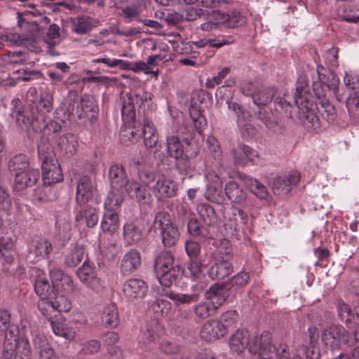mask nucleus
Returning a JSON list of instances; mask_svg holds the SVG:
<instances>
[{
    "label": "nucleus",
    "mask_w": 359,
    "mask_h": 359,
    "mask_svg": "<svg viewBox=\"0 0 359 359\" xmlns=\"http://www.w3.org/2000/svg\"><path fill=\"white\" fill-rule=\"evenodd\" d=\"M118 226V215L116 212H104L101 222L102 230L104 232L113 234L117 231Z\"/></svg>",
    "instance_id": "39"
},
{
    "label": "nucleus",
    "mask_w": 359,
    "mask_h": 359,
    "mask_svg": "<svg viewBox=\"0 0 359 359\" xmlns=\"http://www.w3.org/2000/svg\"><path fill=\"white\" fill-rule=\"evenodd\" d=\"M203 290V288L200 287L196 292L190 294L170 292L166 293L165 296L172 300L175 305L189 304L198 300L199 294Z\"/></svg>",
    "instance_id": "35"
},
{
    "label": "nucleus",
    "mask_w": 359,
    "mask_h": 359,
    "mask_svg": "<svg viewBox=\"0 0 359 359\" xmlns=\"http://www.w3.org/2000/svg\"><path fill=\"white\" fill-rule=\"evenodd\" d=\"M207 148L214 158H219L222 156L221 147L217 139L213 136H209L206 140Z\"/></svg>",
    "instance_id": "55"
},
{
    "label": "nucleus",
    "mask_w": 359,
    "mask_h": 359,
    "mask_svg": "<svg viewBox=\"0 0 359 359\" xmlns=\"http://www.w3.org/2000/svg\"><path fill=\"white\" fill-rule=\"evenodd\" d=\"M52 250V245L50 243L45 239H40L38 241L35 245L34 252L36 256L46 257Z\"/></svg>",
    "instance_id": "54"
},
{
    "label": "nucleus",
    "mask_w": 359,
    "mask_h": 359,
    "mask_svg": "<svg viewBox=\"0 0 359 359\" xmlns=\"http://www.w3.org/2000/svg\"><path fill=\"white\" fill-rule=\"evenodd\" d=\"M83 218L88 227H93L97 224L99 217L97 210L92 207H88L83 209L76 215L75 221L76 223H80Z\"/></svg>",
    "instance_id": "40"
},
{
    "label": "nucleus",
    "mask_w": 359,
    "mask_h": 359,
    "mask_svg": "<svg viewBox=\"0 0 359 359\" xmlns=\"http://www.w3.org/2000/svg\"><path fill=\"white\" fill-rule=\"evenodd\" d=\"M344 82L349 91H359V76L353 74H346Z\"/></svg>",
    "instance_id": "61"
},
{
    "label": "nucleus",
    "mask_w": 359,
    "mask_h": 359,
    "mask_svg": "<svg viewBox=\"0 0 359 359\" xmlns=\"http://www.w3.org/2000/svg\"><path fill=\"white\" fill-rule=\"evenodd\" d=\"M84 253L85 250L82 245L74 246L66 257V264L69 266H76L83 259Z\"/></svg>",
    "instance_id": "47"
},
{
    "label": "nucleus",
    "mask_w": 359,
    "mask_h": 359,
    "mask_svg": "<svg viewBox=\"0 0 359 359\" xmlns=\"http://www.w3.org/2000/svg\"><path fill=\"white\" fill-rule=\"evenodd\" d=\"M148 287L146 282L140 278H130L123 285V292L130 299L143 298L146 296Z\"/></svg>",
    "instance_id": "20"
},
{
    "label": "nucleus",
    "mask_w": 359,
    "mask_h": 359,
    "mask_svg": "<svg viewBox=\"0 0 359 359\" xmlns=\"http://www.w3.org/2000/svg\"><path fill=\"white\" fill-rule=\"evenodd\" d=\"M53 95L48 88L41 91L39 100L36 104L37 109L42 114L49 112L53 109Z\"/></svg>",
    "instance_id": "42"
},
{
    "label": "nucleus",
    "mask_w": 359,
    "mask_h": 359,
    "mask_svg": "<svg viewBox=\"0 0 359 359\" xmlns=\"http://www.w3.org/2000/svg\"><path fill=\"white\" fill-rule=\"evenodd\" d=\"M321 339L325 346L331 349H339L342 345L350 343L349 333L339 325H332L325 328L321 334Z\"/></svg>",
    "instance_id": "12"
},
{
    "label": "nucleus",
    "mask_w": 359,
    "mask_h": 359,
    "mask_svg": "<svg viewBox=\"0 0 359 359\" xmlns=\"http://www.w3.org/2000/svg\"><path fill=\"white\" fill-rule=\"evenodd\" d=\"M274 106L276 114L280 118H292V111L294 107L287 95H284L283 97H276L274 101Z\"/></svg>",
    "instance_id": "31"
},
{
    "label": "nucleus",
    "mask_w": 359,
    "mask_h": 359,
    "mask_svg": "<svg viewBox=\"0 0 359 359\" xmlns=\"http://www.w3.org/2000/svg\"><path fill=\"white\" fill-rule=\"evenodd\" d=\"M142 182L154 194L158 200L173 197L177 193V185L175 182L164 176L154 177L152 173L144 172L140 175Z\"/></svg>",
    "instance_id": "7"
},
{
    "label": "nucleus",
    "mask_w": 359,
    "mask_h": 359,
    "mask_svg": "<svg viewBox=\"0 0 359 359\" xmlns=\"http://www.w3.org/2000/svg\"><path fill=\"white\" fill-rule=\"evenodd\" d=\"M79 279L95 292H99L103 285L97 277L95 267L89 262H85L76 272Z\"/></svg>",
    "instance_id": "15"
},
{
    "label": "nucleus",
    "mask_w": 359,
    "mask_h": 359,
    "mask_svg": "<svg viewBox=\"0 0 359 359\" xmlns=\"http://www.w3.org/2000/svg\"><path fill=\"white\" fill-rule=\"evenodd\" d=\"M0 330L5 331L4 356L11 358L13 355L20 359H29L31 347L27 338L19 336L18 327L11 324V314L6 309H0Z\"/></svg>",
    "instance_id": "2"
},
{
    "label": "nucleus",
    "mask_w": 359,
    "mask_h": 359,
    "mask_svg": "<svg viewBox=\"0 0 359 359\" xmlns=\"http://www.w3.org/2000/svg\"><path fill=\"white\" fill-rule=\"evenodd\" d=\"M190 116L196 130L198 133H201L203 128L206 126L205 118L200 112H196L194 109L190 110Z\"/></svg>",
    "instance_id": "60"
},
{
    "label": "nucleus",
    "mask_w": 359,
    "mask_h": 359,
    "mask_svg": "<svg viewBox=\"0 0 359 359\" xmlns=\"http://www.w3.org/2000/svg\"><path fill=\"white\" fill-rule=\"evenodd\" d=\"M225 196L231 203L243 204L247 200V193L238 183L230 181L225 184Z\"/></svg>",
    "instance_id": "29"
},
{
    "label": "nucleus",
    "mask_w": 359,
    "mask_h": 359,
    "mask_svg": "<svg viewBox=\"0 0 359 359\" xmlns=\"http://www.w3.org/2000/svg\"><path fill=\"white\" fill-rule=\"evenodd\" d=\"M187 227L189 232L192 236H201L205 238L210 237V236L204 232V229L201 227L198 222L194 218H191L189 220Z\"/></svg>",
    "instance_id": "58"
},
{
    "label": "nucleus",
    "mask_w": 359,
    "mask_h": 359,
    "mask_svg": "<svg viewBox=\"0 0 359 359\" xmlns=\"http://www.w3.org/2000/svg\"><path fill=\"white\" fill-rule=\"evenodd\" d=\"M224 225L233 232L244 231L248 227V214L234 205H227L224 212Z\"/></svg>",
    "instance_id": "13"
},
{
    "label": "nucleus",
    "mask_w": 359,
    "mask_h": 359,
    "mask_svg": "<svg viewBox=\"0 0 359 359\" xmlns=\"http://www.w3.org/2000/svg\"><path fill=\"white\" fill-rule=\"evenodd\" d=\"M37 307L41 313L48 320L56 316V313L69 312L72 309L70 300L62 294L53 293L50 298L39 299Z\"/></svg>",
    "instance_id": "9"
},
{
    "label": "nucleus",
    "mask_w": 359,
    "mask_h": 359,
    "mask_svg": "<svg viewBox=\"0 0 359 359\" xmlns=\"http://www.w3.org/2000/svg\"><path fill=\"white\" fill-rule=\"evenodd\" d=\"M109 178L111 189L122 191L124 187L131 198H136L142 203H147L151 201L149 192L135 180H129L121 165H111L109 170Z\"/></svg>",
    "instance_id": "4"
},
{
    "label": "nucleus",
    "mask_w": 359,
    "mask_h": 359,
    "mask_svg": "<svg viewBox=\"0 0 359 359\" xmlns=\"http://www.w3.org/2000/svg\"><path fill=\"white\" fill-rule=\"evenodd\" d=\"M27 60V53L22 51L9 52L5 59L8 64H22Z\"/></svg>",
    "instance_id": "57"
},
{
    "label": "nucleus",
    "mask_w": 359,
    "mask_h": 359,
    "mask_svg": "<svg viewBox=\"0 0 359 359\" xmlns=\"http://www.w3.org/2000/svg\"><path fill=\"white\" fill-rule=\"evenodd\" d=\"M34 348L39 353V359H57V356L49 346L46 337L42 334H36L33 338Z\"/></svg>",
    "instance_id": "28"
},
{
    "label": "nucleus",
    "mask_w": 359,
    "mask_h": 359,
    "mask_svg": "<svg viewBox=\"0 0 359 359\" xmlns=\"http://www.w3.org/2000/svg\"><path fill=\"white\" fill-rule=\"evenodd\" d=\"M95 191V182L86 175L82 176L77 182L76 201L82 205L88 201Z\"/></svg>",
    "instance_id": "22"
},
{
    "label": "nucleus",
    "mask_w": 359,
    "mask_h": 359,
    "mask_svg": "<svg viewBox=\"0 0 359 359\" xmlns=\"http://www.w3.org/2000/svg\"><path fill=\"white\" fill-rule=\"evenodd\" d=\"M309 87L304 77H299L297 80L294 101L297 107L299 110V113L306 114L307 118H310L311 121H317V117L314 114L313 109L315 105L320 104L321 109L317 107L323 116H325L328 120L334 118L335 109L332 104L326 99V97H318V102L314 103L311 99V95H308Z\"/></svg>",
    "instance_id": "3"
},
{
    "label": "nucleus",
    "mask_w": 359,
    "mask_h": 359,
    "mask_svg": "<svg viewBox=\"0 0 359 359\" xmlns=\"http://www.w3.org/2000/svg\"><path fill=\"white\" fill-rule=\"evenodd\" d=\"M162 242L166 247H171L175 245L180 238V231L174 224L163 229L161 232Z\"/></svg>",
    "instance_id": "41"
},
{
    "label": "nucleus",
    "mask_w": 359,
    "mask_h": 359,
    "mask_svg": "<svg viewBox=\"0 0 359 359\" xmlns=\"http://www.w3.org/2000/svg\"><path fill=\"white\" fill-rule=\"evenodd\" d=\"M102 322L103 324L115 327L119 323L118 311L114 303L106 305L102 312Z\"/></svg>",
    "instance_id": "34"
},
{
    "label": "nucleus",
    "mask_w": 359,
    "mask_h": 359,
    "mask_svg": "<svg viewBox=\"0 0 359 359\" xmlns=\"http://www.w3.org/2000/svg\"><path fill=\"white\" fill-rule=\"evenodd\" d=\"M246 187L259 198H265L268 196V191L265 186L256 179L247 176L243 179Z\"/></svg>",
    "instance_id": "43"
},
{
    "label": "nucleus",
    "mask_w": 359,
    "mask_h": 359,
    "mask_svg": "<svg viewBox=\"0 0 359 359\" xmlns=\"http://www.w3.org/2000/svg\"><path fill=\"white\" fill-rule=\"evenodd\" d=\"M226 334L225 326L219 319L208 320L201 327L200 336L205 341H213L224 337Z\"/></svg>",
    "instance_id": "18"
},
{
    "label": "nucleus",
    "mask_w": 359,
    "mask_h": 359,
    "mask_svg": "<svg viewBox=\"0 0 359 359\" xmlns=\"http://www.w3.org/2000/svg\"><path fill=\"white\" fill-rule=\"evenodd\" d=\"M300 179L299 173L292 172L285 176H279L273 180L272 189L275 194L285 196L297 184Z\"/></svg>",
    "instance_id": "16"
},
{
    "label": "nucleus",
    "mask_w": 359,
    "mask_h": 359,
    "mask_svg": "<svg viewBox=\"0 0 359 359\" xmlns=\"http://www.w3.org/2000/svg\"><path fill=\"white\" fill-rule=\"evenodd\" d=\"M230 69L229 67H224L217 76L212 78L207 79L205 86L208 88H213L217 85L222 83V80L229 74Z\"/></svg>",
    "instance_id": "56"
},
{
    "label": "nucleus",
    "mask_w": 359,
    "mask_h": 359,
    "mask_svg": "<svg viewBox=\"0 0 359 359\" xmlns=\"http://www.w3.org/2000/svg\"><path fill=\"white\" fill-rule=\"evenodd\" d=\"M38 154L41 161L42 180L44 184L51 185L63 180V175L50 144L41 140L38 144Z\"/></svg>",
    "instance_id": "6"
},
{
    "label": "nucleus",
    "mask_w": 359,
    "mask_h": 359,
    "mask_svg": "<svg viewBox=\"0 0 359 359\" xmlns=\"http://www.w3.org/2000/svg\"><path fill=\"white\" fill-rule=\"evenodd\" d=\"M185 250L188 256L191 258L196 257L201 252L199 243L194 241H187L185 243Z\"/></svg>",
    "instance_id": "64"
},
{
    "label": "nucleus",
    "mask_w": 359,
    "mask_h": 359,
    "mask_svg": "<svg viewBox=\"0 0 359 359\" xmlns=\"http://www.w3.org/2000/svg\"><path fill=\"white\" fill-rule=\"evenodd\" d=\"M230 156L235 165L244 166L255 161L258 157V153L250 147L240 144L230 151Z\"/></svg>",
    "instance_id": "19"
},
{
    "label": "nucleus",
    "mask_w": 359,
    "mask_h": 359,
    "mask_svg": "<svg viewBox=\"0 0 359 359\" xmlns=\"http://www.w3.org/2000/svg\"><path fill=\"white\" fill-rule=\"evenodd\" d=\"M85 109L80 104L79 99L73 100L65 111V118L69 119L71 117L81 118L85 117Z\"/></svg>",
    "instance_id": "46"
},
{
    "label": "nucleus",
    "mask_w": 359,
    "mask_h": 359,
    "mask_svg": "<svg viewBox=\"0 0 359 359\" xmlns=\"http://www.w3.org/2000/svg\"><path fill=\"white\" fill-rule=\"evenodd\" d=\"M172 308L171 303L168 300L156 299L150 306V309L155 314L156 318L167 316Z\"/></svg>",
    "instance_id": "45"
},
{
    "label": "nucleus",
    "mask_w": 359,
    "mask_h": 359,
    "mask_svg": "<svg viewBox=\"0 0 359 359\" xmlns=\"http://www.w3.org/2000/svg\"><path fill=\"white\" fill-rule=\"evenodd\" d=\"M157 325H147L145 330H142L138 337V344L142 348H151L158 339L156 333Z\"/></svg>",
    "instance_id": "33"
},
{
    "label": "nucleus",
    "mask_w": 359,
    "mask_h": 359,
    "mask_svg": "<svg viewBox=\"0 0 359 359\" xmlns=\"http://www.w3.org/2000/svg\"><path fill=\"white\" fill-rule=\"evenodd\" d=\"M203 264L198 260H193L191 259L190 263L188 264L185 271L186 276L192 278L193 279H198L202 275Z\"/></svg>",
    "instance_id": "53"
},
{
    "label": "nucleus",
    "mask_w": 359,
    "mask_h": 359,
    "mask_svg": "<svg viewBox=\"0 0 359 359\" xmlns=\"http://www.w3.org/2000/svg\"><path fill=\"white\" fill-rule=\"evenodd\" d=\"M142 236L141 229L133 222L126 223L123 226V238L128 245L138 243Z\"/></svg>",
    "instance_id": "36"
},
{
    "label": "nucleus",
    "mask_w": 359,
    "mask_h": 359,
    "mask_svg": "<svg viewBox=\"0 0 359 359\" xmlns=\"http://www.w3.org/2000/svg\"><path fill=\"white\" fill-rule=\"evenodd\" d=\"M209 16L215 24L217 27H218L220 25H225L228 27L229 14L216 11H213L212 13Z\"/></svg>",
    "instance_id": "62"
},
{
    "label": "nucleus",
    "mask_w": 359,
    "mask_h": 359,
    "mask_svg": "<svg viewBox=\"0 0 359 359\" xmlns=\"http://www.w3.org/2000/svg\"><path fill=\"white\" fill-rule=\"evenodd\" d=\"M123 201L122 191L111 189L104 201V212H116Z\"/></svg>",
    "instance_id": "38"
},
{
    "label": "nucleus",
    "mask_w": 359,
    "mask_h": 359,
    "mask_svg": "<svg viewBox=\"0 0 359 359\" xmlns=\"http://www.w3.org/2000/svg\"><path fill=\"white\" fill-rule=\"evenodd\" d=\"M252 87L253 84L250 83L245 86H242L241 89L243 94L252 97L256 105H266L271 102L276 93L274 88H260L255 90L252 89Z\"/></svg>",
    "instance_id": "14"
},
{
    "label": "nucleus",
    "mask_w": 359,
    "mask_h": 359,
    "mask_svg": "<svg viewBox=\"0 0 359 359\" xmlns=\"http://www.w3.org/2000/svg\"><path fill=\"white\" fill-rule=\"evenodd\" d=\"M197 210L206 225L211 226L216 222V215L211 205L206 203L201 204L198 206Z\"/></svg>",
    "instance_id": "44"
},
{
    "label": "nucleus",
    "mask_w": 359,
    "mask_h": 359,
    "mask_svg": "<svg viewBox=\"0 0 359 359\" xmlns=\"http://www.w3.org/2000/svg\"><path fill=\"white\" fill-rule=\"evenodd\" d=\"M232 352L241 353L246 348L252 354H257L260 359H288V347L285 344L278 346L271 344V334L264 331L261 334H250L245 329L237 330L229 338Z\"/></svg>",
    "instance_id": "1"
},
{
    "label": "nucleus",
    "mask_w": 359,
    "mask_h": 359,
    "mask_svg": "<svg viewBox=\"0 0 359 359\" xmlns=\"http://www.w3.org/2000/svg\"><path fill=\"white\" fill-rule=\"evenodd\" d=\"M72 31L77 34H86L97 26V21L87 15H79L71 19Z\"/></svg>",
    "instance_id": "27"
},
{
    "label": "nucleus",
    "mask_w": 359,
    "mask_h": 359,
    "mask_svg": "<svg viewBox=\"0 0 359 359\" xmlns=\"http://www.w3.org/2000/svg\"><path fill=\"white\" fill-rule=\"evenodd\" d=\"M214 264L209 269V276L212 280L223 279L233 272V266L229 262L232 253L229 249H217L213 255Z\"/></svg>",
    "instance_id": "11"
},
{
    "label": "nucleus",
    "mask_w": 359,
    "mask_h": 359,
    "mask_svg": "<svg viewBox=\"0 0 359 359\" xmlns=\"http://www.w3.org/2000/svg\"><path fill=\"white\" fill-rule=\"evenodd\" d=\"M49 320L50 321L53 332L55 335L62 337L69 341L75 338L76 334L75 328L68 327L63 322L59 320L54 321L53 318Z\"/></svg>",
    "instance_id": "37"
},
{
    "label": "nucleus",
    "mask_w": 359,
    "mask_h": 359,
    "mask_svg": "<svg viewBox=\"0 0 359 359\" xmlns=\"http://www.w3.org/2000/svg\"><path fill=\"white\" fill-rule=\"evenodd\" d=\"M238 314L236 311H229L224 313L222 316L219 321L223 323V325L225 326L226 332H227L228 328L233 326L237 321Z\"/></svg>",
    "instance_id": "59"
},
{
    "label": "nucleus",
    "mask_w": 359,
    "mask_h": 359,
    "mask_svg": "<svg viewBox=\"0 0 359 359\" xmlns=\"http://www.w3.org/2000/svg\"><path fill=\"white\" fill-rule=\"evenodd\" d=\"M39 177V170L32 167L24 170H20L15 174L13 188L17 191H20L32 187L35 184Z\"/></svg>",
    "instance_id": "17"
},
{
    "label": "nucleus",
    "mask_w": 359,
    "mask_h": 359,
    "mask_svg": "<svg viewBox=\"0 0 359 359\" xmlns=\"http://www.w3.org/2000/svg\"><path fill=\"white\" fill-rule=\"evenodd\" d=\"M57 146L60 151L67 156H72L76 154L79 146L77 137L71 133H67L60 136L57 140Z\"/></svg>",
    "instance_id": "30"
},
{
    "label": "nucleus",
    "mask_w": 359,
    "mask_h": 359,
    "mask_svg": "<svg viewBox=\"0 0 359 359\" xmlns=\"http://www.w3.org/2000/svg\"><path fill=\"white\" fill-rule=\"evenodd\" d=\"M142 264L141 253L135 249L127 251L121 262V271L123 274H129L137 271Z\"/></svg>",
    "instance_id": "23"
},
{
    "label": "nucleus",
    "mask_w": 359,
    "mask_h": 359,
    "mask_svg": "<svg viewBox=\"0 0 359 359\" xmlns=\"http://www.w3.org/2000/svg\"><path fill=\"white\" fill-rule=\"evenodd\" d=\"M227 290L222 284H215L205 292V299L208 301L212 308L217 310L226 301Z\"/></svg>",
    "instance_id": "26"
},
{
    "label": "nucleus",
    "mask_w": 359,
    "mask_h": 359,
    "mask_svg": "<svg viewBox=\"0 0 359 359\" xmlns=\"http://www.w3.org/2000/svg\"><path fill=\"white\" fill-rule=\"evenodd\" d=\"M32 275L35 276L34 290L40 299L50 298L55 291L54 286L50 285L46 277L45 273L39 269L34 268L32 269Z\"/></svg>",
    "instance_id": "21"
},
{
    "label": "nucleus",
    "mask_w": 359,
    "mask_h": 359,
    "mask_svg": "<svg viewBox=\"0 0 359 359\" xmlns=\"http://www.w3.org/2000/svg\"><path fill=\"white\" fill-rule=\"evenodd\" d=\"M138 135L134 128L131 127H125L121 128L120 132L121 140L123 143L128 144L138 137Z\"/></svg>",
    "instance_id": "63"
},
{
    "label": "nucleus",
    "mask_w": 359,
    "mask_h": 359,
    "mask_svg": "<svg viewBox=\"0 0 359 359\" xmlns=\"http://www.w3.org/2000/svg\"><path fill=\"white\" fill-rule=\"evenodd\" d=\"M166 150L168 155L175 159L176 168L180 172H184V175L191 168L190 160L198 154L196 147H193L187 141L181 142L178 137L172 135L166 137Z\"/></svg>",
    "instance_id": "5"
},
{
    "label": "nucleus",
    "mask_w": 359,
    "mask_h": 359,
    "mask_svg": "<svg viewBox=\"0 0 359 359\" xmlns=\"http://www.w3.org/2000/svg\"><path fill=\"white\" fill-rule=\"evenodd\" d=\"M14 243L11 238H2L0 239V259L7 263L12 262L13 257L9 250L13 247Z\"/></svg>",
    "instance_id": "51"
},
{
    "label": "nucleus",
    "mask_w": 359,
    "mask_h": 359,
    "mask_svg": "<svg viewBox=\"0 0 359 359\" xmlns=\"http://www.w3.org/2000/svg\"><path fill=\"white\" fill-rule=\"evenodd\" d=\"M194 314L198 318L205 319L215 312V309L212 308L211 304L205 299V302L196 304L193 307Z\"/></svg>",
    "instance_id": "48"
},
{
    "label": "nucleus",
    "mask_w": 359,
    "mask_h": 359,
    "mask_svg": "<svg viewBox=\"0 0 359 359\" xmlns=\"http://www.w3.org/2000/svg\"><path fill=\"white\" fill-rule=\"evenodd\" d=\"M122 118L128 121L135 118V102L130 94H122L120 97Z\"/></svg>",
    "instance_id": "32"
},
{
    "label": "nucleus",
    "mask_w": 359,
    "mask_h": 359,
    "mask_svg": "<svg viewBox=\"0 0 359 359\" xmlns=\"http://www.w3.org/2000/svg\"><path fill=\"white\" fill-rule=\"evenodd\" d=\"M11 104L14 107L12 116L15 118L18 127L24 130L32 129L36 133L41 132L45 128V118L43 114L34 118L31 112L22 111L20 100H13Z\"/></svg>",
    "instance_id": "10"
},
{
    "label": "nucleus",
    "mask_w": 359,
    "mask_h": 359,
    "mask_svg": "<svg viewBox=\"0 0 359 359\" xmlns=\"http://www.w3.org/2000/svg\"><path fill=\"white\" fill-rule=\"evenodd\" d=\"M8 166L11 170L17 173L20 170H24L32 168L28 163V157L25 154H19L13 156L9 161Z\"/></svg>",
    "instance_id": "49"
},
{
    "label": "nucleus",
    "mask_w": 359,
    "mask_h": 359,
    "mask_svg": "<svg viewBox=\"0 0 359 359\" xmlns=\"http://www.w3.org/2000/svg\"><path fill=\"white\" fill-rule=\"evenodd\" d=\"M205 196L208 201L217 204H222L225 201L222 187L208 186Z\"/></svg>",
    "instance_id": "50"
},
{
    "label": "nucleus",
    "mask_w": 359,
    "mask_h": 359,
    "mask_svg": "<svg viewBox=\"0 0 359 359\" xmlns=\"http://www.w3.org/2000/svg\"><path fill=\"white\" fill-rule=\"evenodd\" d=\"M139 127L141 132L138 137H143L144 145L149 148L155 147L158 142V135L153 122L147 118H144Z\"/></svg>",
    "instance_id": "25"
},
{
    "label": "nucleus",
    "mask_w": 359,
    "mask_h": 359,
    "mask_svg": "<svg viewBox=\"0 0 359 359\" xmlns=\"http://www.w3.org/2000/svg\"><path fill=\"white\" fill-rule=\"evenodd\" d=\"M173 264L174 257L169 251H161L156 257L154 270L159 283L164 287H170L177 278Z\"/></svg>",
    "instance_id": "8"
},
{
    "label": "nucleus",
    "mask_w": 359,
    "mask_h": 359,
    "mask_svg": "<svg viewBox=\"0 0 359 359\" xmlns=\"http://www.w3.org/2000/svg\"><path fill=\"white\" fill-rule=\"evenodd\" d=\"M319 76L322 83H314L313 91L317 97H327V93H330V90H334L337 87L339 79L336 75L330 72L327 76L325 74H320Z\"/></svg>",
    "instance_id": "24"
},
{
    "label": "nucleus",
    "mask_w": 359,
    "mask_h": 359,
    "mask_svg": "<svg viewBox=\"0 0 359 359\" xmlns=\"http://www.w3.org/2000/svg\"><path fill=\"white\" fill-rule=\"evenodd\" d=\"M172 224L170 214L166 212L161 211L158 212L155 216L154 227L155 229H158L161 232L163 229L167 228Z\"/></svg>",
    "instance_id": "52"
}]
</instances>
